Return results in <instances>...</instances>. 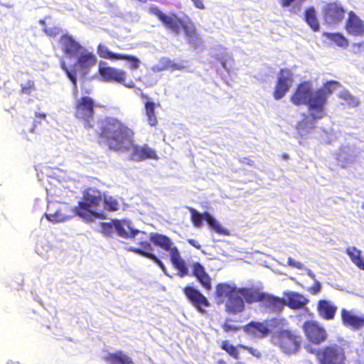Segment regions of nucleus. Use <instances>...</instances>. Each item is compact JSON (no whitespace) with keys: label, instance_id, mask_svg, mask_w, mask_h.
<instances>
[{"label":"nucleus","instance_id":"b1692460","mask_svg":"<svg viewBox=\"0 0 364 364\" xmlns=\"http://www.w3.org/2000/svg\"><path fill=\"white\" fill-rule=\"evenodd\" d=\"M115 231L119 237L124 238L134 237L139 234L138 230L132 228L130 222L127 220H114Z\"/></svg>","mask_w":364,"mask_h":364},{"label":"nucleus","instance_id":"5fc2aeb1","mask_svg":"<svg viewBox=\"0 0 364 364\" xmlns=\"http://www.w3.org/2000/svg\"><path fill=\"white\" fill-rule=\"evenodd\" d=\"M241 162L242 164H247L249 166H252L254 165V161L248 158H243L242 160H241Z\"/></svg>","mask_w":364,"mask_h":364},{"label":"nucleus","instance_id":"6ab92c4d","mask_svg":"<svg viewBox=\"0 0 364 364\" xmlns=\"http://www.w3.org/2000/svg\"><path fill=\"white\" fill-rule=\"evenodd\" d=\"M139 96L145 100L144 112L148 124L151 127H156L158 124V119L155 109L156 107H160V104L151 101L149 97L142 92L139 94Z\"/></svg>","mask_w":364,"mask_h":364},{"label":"nucleus","instance_id":"2eb2a0df","mask_svg":"<svg viewBox=\"0 0 364 364\" xmlns=\"http://www.w3.org/2000/svg\"><path fill=\"white\" fill-rule=\"evenodd\" d=\"M59 45L64 55L70 58H75L85 48L68 33L60 36Z\"/></svg>","mask_w":364,"mask_h":364},{"label":"nucleus","instance_id":"cd10ccee","mask_svg":"<svg viewBox=\"0 0 364 364\" xmlns=\"http://www.w3.org/2000/svg\"><path fill=\"white\" fill-rule=\"evenodd\" d=\"M285 305L289 306L291 309H300L306 305L308 300L301 294L288 291L284 292Z\"/></svg>","mask_w":364,"mask_h":364},{"label":"nucleus","instance_id":"423d86ee","mask_svg":"<svg viewBox=\"0 0 364 364\" xmlns=\"http://www.w3.org/2000/svg\"><path fill=\"white\" fill-rule=\"evenodd\" d=\"M152 243L165 251L169 252L170 260L173 266L178 270V275L183 277L189 274L188 268L185 260L181 257V254L177 247L170 237L165 235L159 233H152L150 237Z\"/></svg>","mask_w":364,"mask_h":364},{"label":"nucleus","instance_id":"3c124183","mask_svg":"<svg viewBox=\"0 0 364 364\" xmlns=\"http://www.w3.org/2000/svg\"><path fill=\"white\" fill-rule=\"evenodd\" d=\"M188 242L198 250H200L201 248V245H200V243L194 239H188Z\"/></svg>","mask_w":364,"mask_h":364},{"label":"nucleus","instance_id":"4c0bfd02","mask_svg":"<svg viewBox=\"0 0 364 364\" xmlns=\"http://www.w3.org/2000/svg\"><path fill=\"white\" fill-rule=\"evenodd\" d=\"M239 348L247 350L249 353H250L252 355L257 358H259L262 356V353L259 350L255 349L253 348L245 347L244 346H239L237 348H235L233 346H229V355L233 356L235 359H237L239 358Z\"/></svg>","mask_w":364,"mask_h":364},{"label":"nucleus","instance_id":"c756f323","mask_svg":"<svg viewBox=\"0 0 364 364\" xmlns=\"http://www.w3.org/2000/svg\"><path fill=\"white\" fill-rule=\"evenodd\" d=\"M355 159L354 151L348 146L343 147L337 154V160L343 168L351 164Z\"/></svg>","mask_w":364,"mask_h":364},{"label":"nucleus","instance_id":"72a5a7b5","mask_svg":"<svg viewBox=\"0 0 364 364\" xmlns=\"http://www.w3.org/2000/svg\"><path fill=\"white\" fill-rule=\"evenodd\" d=\"M305 19L306 23L312 28L313 31H316L319 28V23L316 15L314 8L311 7L308 9L305 13Z\"/></svg>","mask_w":364,"mask_h":364},{"label":"nucleus","instance_id":"0eeeda50","mask_svg":"<svg viewBox=\"0 0 364 364\" xmlns=\"http://www.w3.org/2000/svg\"><path fill=\"white\" fill-rule=\"evenodd\" d=\"M284 321L282 318L276 317L267 319L263 322H251L248 325L240 326L229 324V331L242 328L244 331L257 338H264L269 333L274 332L275 328L283 326Z\"/></svg>","mask_w":364,"mask_h":364},{"label":"nucleus","instance_id":"a19ab883","mask_svg":"<svg viewBox=\"0 0 364 364\" xmlns=\"http://www.w3.org/2000/svg\"><path fill=\"white\" fill-rule=\"evenodd\" d=\"M104 208L108 211H116L119 209L117 200L112 197H103Z\"/></svg>","mask_w":364,"mask_h":364},{"label":"nucleus","instance_id":"1a4fd4ad","mask_svg":"<svg viewBox=\"0 0 364 364\" xmlns=\"http://www.w3.org/2000/svg\"><path fill=\"white\" fill-rule=\"evenodd\" d=\"M98 73L101 78L107 82L123 85L127 88H134L135 83L130 80L126 82L127 73L125 70L112 66H100Z\"/></svg>","mask_w":364,"mask_h":364},{"label":"nucleus","instance_id":"603ef678","mask_svg":"<svg viewBox=\"0 0 364 364\" xmlns=\"http://www.w3.org/2000/svg\"><path fill=\"white\" fill-rule=\"evenodd\" d=\"M303 269H304L306 272V274H308V276H309L312 279H314V280L316 279V276L311 269L306 267L305 266Z\"/></svg>","mask_w":364,"mask_h":364},{"label":"nucleus","instance_id":"f704fd0d","mask_svg":"<svg viewBox=\"0 0 364 364\" xmlns=\"http://www.w3.org/2000/svg\"><path fill=\"white\" fill-rule=\"evenodd\" d=\"M339 83L336 81H330L324 85V86L320 89H317L318 92L322 93L323 97V107L326 104L327 98L332 92L337 89Z\"/></svg>","mask_w":364,"mask_h":364},{"label":"nucleus","instance_id":"5701e85b","mask_svg":"<svg viewBox=\"0 0 364 364\" xmlns=\"http://www.w3.org/2000/svg\"><path fill=\"white\" fill-rule=\"evenodd\" d=\"M338 310L337 306L331 301L322 299L318 301L317 304V311L318 316L326 320H332L334 318Z\"/></svg>","mask_w":364,"mask_h":364},{"label":"nucleus","instance_id":"ea45409f","mask_svg":"<svg viewBox=\"0 0 364 364\" xmlns=\"http://www.w3.org/2000/svg\"><path fill=\"white\" fill-rule=\"evenodd\" d=\"M339 97L343 100L346 104L351 107H356L359 104L358 100L346 90L341 91L339 93Z\"/></svg>","mask_w":364,"mask_h":364},{"label":"nucleus","instance_id":"49530a36","mask_svg":"<svg viewBox=\"0 0 364 364\" xmlns=\"http://www.w3.org/2000/svg\"><path fill=\"white\" fill-rule=\"evenodd\" d=\"M102 232L108 235H110L114 230H115L114 220L112 223H102Z\"/></svg>","mask_w":364,"mask_h":364},{"label":"nucleus","instance_id":"de8ad7c7","mask_svg":"<svg viewBox=\"0 0 364 364\" xmlns=\"http://www.w3.org/2000/svg\"><path fill=\"white\" fill-rule=\"evenodd\" d=\"M287 265L299 269L304 268V265L301 262L296 261L291 257L288 258Z\"/></svg>","mask_w":364,"mask_h":364},{"label":"nucleus","instance_id":"473e14b6","mask_svg":"<svg viewBox=\"0 0 364 364\" xmlns=\"http://www.w3.org/2000/svg\"><path fill=\"white\" fill-rule=\"evenodd\" d=\"M228 297V284L220 283L216 286L214 294L215 301L217 304H221Z\"/></svg>","mask_w":364,"mask_h":364},{"label":"nucleus","instance_id":"37998d69","mask_svg":"<svg viewBox=\"0 0 364 364\" xmlns=\"http://www.w3.org/2000/svg\"><path fill=\"white\" fill-rule=\"evenodd\" d=\"M36 90L35 82L32 80H28L25 84L21 85V94L30 95Z\"/></svg>","mask_w":364,"mask_h":364},{"label":"nucleus","instance_id":"4468645a","mask_svg":"<svg viewBox=\"0 0 364 364\" xmlns=\"http://www.w3.org/2000/svg\"><path fill=\"white\" fill-rule=\"evenodd\" d=\"M186 299L200 312H205V308L210 306L208 299L196 287L188 284L182 289Z\"/></svg>","mask_w":364,"mask_h":364},{"label":"nucleus","instance_id":"dca6fc26","mask_svg":"<svg viewBox=\"0 0 364 364\" xmlns=\"http://www.w3.org/2000/svg\"><path fill=\"white\" fill-rule=\"evenodd\" d=\"M323 13L326 23L336 24L343 20L346 11L340 3L332 2L323 7Z\"/></svg>","mask_w":364,"mask_h":364},{"label":"nucleus","instance_id":"c03bdc74","mask_svg":"<svg viewBox=\"0 0 364 364\" xmlns=\"http://www.w3.org/2000/svg\"><path fill=\"white\" fill-rule=\"evenodd\" d=\"M314 127L313 120L304 119L300 122L297 125V129L301 133L303 131L309 132Z\"/></svg>","mask_w":364,"mask_h":364},{"label":"nucleus","instance_id":"c9c22d12","mask_svg":"<svg viewBox=\"0 0 364 364\" xmlns=\"http://www.w3.org/2000/svg\"><path fill=\"white\" fill-rule=\"evenodd\" d=\"M161 68L158 70H181L185 68V66L181 63H176L168 58H164L161 60Z\"/></svg>","mask_w":364,"mask_h":364},{"label":"nucleus","instance_id":"8fccbe9b","mask_svg":"<svg viewBox=\"0 0 364 364\" xmlns=\"http://www.w3.org/2000/svg\"><path fill=\"white\" fill-rule=\"evenodd\" d=\"M193 3L195 7H196L198 9H205V4L203 2V0H191Z\"/></svg>","mask_w":364,"mask_h":364},{"label":"nucleus","instance_id":"7c9ffc66","mask_svg":"<svg viewBox=\"0 0 364 364\" xmlns=\"http://www.w3.org/2000/svg\"><path fill=\"white\" fill-rule=\"evenodd\" d=\"M106 360L109 364H132V359L122 350L115 353H109L106 357Z\"/></svg>","mask_w":364,"mask_h":364},{"label":"nucleus","instance_id":"a211bd4d","mask_svg":"<svg viewBox=\"0 0 364 364\" xmlns=\"http://www.w3.org/2000/svg\"><path fill=\"white\" fill-rule=\"evenodd\" d=\"M304 329L306 336L314 343L324 341L327 334L325 329L315 321H307L304 324Z\"/></svg>","mask_w":364,"mask_h":364},{"label":"nucleus","instance_id":"4be33fe9","mask_svg":"<svg viewBox=\"0 0 364 364\" xmlns=\"http://www.w3.org/2000/svg\"><path fill=\"white\" fill-rule=\"evenodd\" d=\"M182 29L187 39V43L193 48H197L202 44L201 38L193 22H185Z\"/></svg>","mask_w":364,"mask_h":364},{"label":"nucleus","instance_id":"f257e3e1","mask_svg":"<svg viewBox=\"0 0 364 364\" xmlns=\"http://www.w3.org/2000/svg\"><path fill=\"white\" fill-rule=\"evenodd\" d=\"M96 133L100 143H103L110 151H130L129 159L134 161L158 159L156 150L147 144L142 146L135 144L134 131L117 117H106L98 121Z\"/></svg>","mask_w":364,"mask_h":364},{"label":"nucleus","instance_id":"9b49d317","mask_svg":"<svg viewBox=\"0 0 364 364\" xmlns=\"http://www.w3.org/2000/svg\"><path fill=\"white\" fill-rule=\"evenodd\" d=\"M97 53L100 58L104 59L110 60H127L129 63L128 68L132 70L139 68L141 64L140 60L136 56L113 53L109 50L107 46L102 43L98 44Z\"/></svg>","mask_w":364,"mask_h":364},{"label":"nucleus","instance_id":"393cba45","mask_svg":"<svg viewBox=\"0 0 364 364\" xmlns=\"http://www.w3.org/2000/svg\"><path fill=\"white\" fill-rule=\"evenodd\" d=\"M346 30L350 34L354 36H362L364 33L363 21L352 11L349 13Z\"/></svg>","mask_w":364,"mask_h":364},{"label":"nucleus","instance_id":"7ed1b4c3","mask_svg":"<svg viewBox=\"0 0 364 364\" xmlns=\"http://www.w3.org/2000/svg\"><path fill=\"white\" fill-rule=\"evenodd\" d=\"M291 101L296 105H307L310 115L314 120L321 119L325 114L322 93L314 89L310 82L301 83L291 97Z\"/></svg>","mask_w":364,"mask_h":364},{"label":"nucleus","instance_id":"a878e982","mask_svg":"<svg viewBox=\"0 0 364 364\" xmlns=\"http://www.w3.org/2000/svg\"><path fill=\"white\" fill-rule=\"evenodd\" d=\"M139 233L141 234L139 237L136 238V243L139 245V247H130V251L138 254L140 255L139 251H141L143 252H148V253H152L153 252V247L151 246V244L150 242H152V241L150 239L151 235L148 236L147 234L145 232H141ZM151 233L150 235H151Z\"/></svg>","mask_w":364,"mask_h":364},{"label":"nucleus","instance_id":"f3484780","mask_svg":"<svg viewBox=\"0 0 364 364\" xmlns=\"http://www.w3.org/2000/svg\"><path fill=\"white\" fill-rule=\"evenodd\" d=\"M293 82V75L289 70H282L278 75L277 83L274 92L276 100L282 99L289 91Z\"/></svg>","mask_w":364,"mask_h":364},{"label":"nucleus","instance_id":"ddd939ff","mask_svg":"<svg viewBox=\"0 0 364 364\" xmlns=\"http://www.w3.org/2000/svg\"><path fill=\"white\" fill-rule=\"evenodd\" d=\"M318 359L321 364H345L346 356L342 347L331 345L323 348Z\"/></svg>","mask_w":364,"mask_h":364},{"label":"nucleus","instance_id":"a18cd8bd","mask_svg":"<svg viewBox=\"0 0 364 364\" xmlns=\"http://www.w3.org/2000/svg\"><path fill=\"white\" fill-rule=\"evenodd\" d=\"M139 252L140 253V255L153 260L156 264H157L161 268L162 270H164V271L165 270L166 268H165V266L163 264V262L153 252L152 253H148V252L145 253L141 251H139Z\"/></svg>","mask_w":364,"mask_h":364},{"label":"nucleus","instance_id":"58836bf2","mask_svg":"<svg viewBox=\"0 0 364 364\" xmlns=\"http://www.w3.org/2000/svg\"><path fill=\"white\" fill-rule=\"evenodd\" d=\"M45 216L53 223L64 222L70 218L69 216L63 215L60 210H57L54 213H46Z\"/></svg>","mask_w":364,"mask_h":364},{"label":"nucleus","instance_id":"09e8293b","mask_svg":"<svg viewBox=\"0 0 364 364\" xmlns=\"http://www.w3.org/2000/svg\"><path fill=\"white\" fill-rule=\"evenodd\" d=\"M321 289V283L316 280L314 279V285L311 287V291L314 294H316L318 292H320Z\"/></svg>","mask_w":364,"mask_h":364},{"label":"nucleus","instance_id":"aec40b11","mask_svg":"<svg viewBox=\"0 0 364 364\" xmlns=\"http://www.w3.org/2000/svg\"><path fill=\"white\" fill-rule=\"evenodd\" d=\"M341 319L344 326L353 330L364 327V316L356 314L353 311L341 310Z\"/></svg>","mask_w":364,"mask_h":364},{"label":"nucleus","instance_id":"13d9d810","mask_svg":"<svg viewBox=\"0 0 364 364\" xmlns=\"http://www.w3.org/2000/svg\"><path fill=\"white\" fill-rule=\"evenodd\" d=\"M362 208H363V209L364 210V202H363V205H362Z\"/></svg>","mask_w":364,"mask_h":364},{"label":"nucleus","instance_id":"6e6552de","mask_svg":"<svg viewBox=\"0 0 364 364\" xmlns=\"http://www.w3.org/2000/svg\"><path fill=\"white\" fill-rule=\"evenodd\" d=\"M95 103L92 97L82 96L75 102L73 115L82 122L86 127L90 128L95 116Z\"/></svg>","mask_w":364,"mask_h":364},{"label":"nucleus","instance_id":"2f4dec72","mask_svg":"<svg viewBox=\"0 0 364 364\" xmlns=\"http://www.w3.org/2000/svg\"><path fill=\"white\" fill-rule=\"evenodd\" d=\"M352 262L359 269L364 270V259L361 256V251L355 247H348L346 250Z\"/></svg>","mask_w":364,"mask_h":364},{"label":"nucleus","instance_id":"79ce46f5","mask_svg":"<svg viewBox=\"0 0 364 364\" xmlns=\"http://www.w3.org/2000/svg\"><path fill=\"white\" fill-rule=\"evenodd\" d=\"M324 35L331 41L335 42L338 46L343 47L346 46L348 43L346 39L339 33H326Z\"/></svg>","mask_w":364,"mask_h":364},{"label":"nucleus","instance_id":"412c9836","mask_svg":"<svg viewBox=\"0 0 364 364\" xmlns=\"http://www.w3.org/2000/svg\"><path fill=\"white\" fill-rule=\"evenodd\" d=\"M192 276L197 279L205 290L212 289L211 278L200 262H195L192 264Z\"/></svg>","mask_w":364,"mask_h":364},{"label":"nucleus","instance_id":"39448f33","mask_svg":"<svg viewBox=\"0 0 364 364\" xmlns=\"http://www.w3.org/2000/svg\"><path fill=\"white\" fill-rule=\"evenodd\" d=\"M284 321L283 326L277 328L270 337V343L285 354L296 353L300 348L301 337L296 331L287 328V321Z\"/></svg>","mask_w":364,"mask_h":364},{"label":"nucleus","instance_id":"9d476101","mask_svg":"<svg viewBox=\"0 0 364 364\" xmlns=\"http://www.w3.org/2000/svg\"><path fill=\"white\" fill-rule=\"evenodd\" d=\"M149 13L155 16L167 30L176 35L180 33L181 29L185 23V21L176 14H171L170 15H167L163 13L160 9L155 5L149 6Z\"/></svg>","mask_w":364,"mask_h":364},{"label":"nucleus","instance_id":"f8f14e48","mask_svg":"<svg viewBox=\"0 0 364 364\" xmlns=\"http://www.w3.org/2000/svg\"><path fill=\"white\" fill-rule=\"evenodd\" d=\"M188 209L191 213V220L195 227L200 228L203 225V220H205L208 223L213 231L220 235H228V230L223 228L208 212L201 214L192 207H188Z\"/></svg>","mask_w":364,"mask_h":364},{"label":"nucleus","instance_id":"e433bc0d","mask_svg":"<svg viewBox=\"0 0 364 364\" xmlns=\"http://www.w3.org/2000/svg\"><path fill=\"white\" fill-rule=\"evenodd\" d=\"M239 348L247 350L249 353H250L252 355L257 358H259L262 356V353L259 350L255 349L253 348L245 347L244 346H239L237 348H235L233 346H229V355L233 356L235 359H237L239 358Z\"/></svg>","mask_w":364,"mask_h":364},{"label":"nucleus","instance_id":"bb28decb","mask_svg":"<svg viewBox=\"0 0 364 364\" xmlns=\"http://www.w3.org/2000/svg\"><path fill=\"white\" fill-rule=\"evenodd\" d=\"M82 198L91 207H96L102 202L103 194L97 188H88L83 191Z\"/></svg>","mask_w":364,"mask_h":364},{"label":"nucleus","instance_id":"4d7b16f0","mask_svg":"<svg viewBox=\"0 0 364 364\" xmlns=\"http://www.w3.org/2000/svg\"><path fill=\"white\" fill-rule=\"evenodd\" d=\"M221 348L228 351V341H225L222 343Z\"/></svg>","mask_w":364,"mask_h":364},{"label":"nucleus","instance_id":"c85d7f7f","mask_svg":"<svg viewBox=\"0 0 364 364\" xmlns=\"http://www.w3.org/2000/svg\"><path fill=\"white\" fill-rule=\"evenodd\" d=\"M73 211L76 215L87 222L93 221L97 216V214L91 210V206L84 201H80L77 205L74 207Z\"/></svg>","mask_w":364,"mask_h":364},{"label":"nucleus","instance_id":"f03ea898","mask_svg":"<svg viewBox=\"0 0 364 364\" xmlns=\"http://www.w3.org/2000/svg\"><path fill=\"white\" fill-rule=\"evenodd\" d=\"M244 300L247 303L262 301L274 311H280L285 306V299L262 293L257 290L237 288L235 284H229V313L241 312L244 309Z\"/></svg>","mask_w":364,"mask_h":364},{"label":"nucleus","instance_id":"864d4df0","mask_svg":"<svg viewBox=\"0 0 364 364\" xmlns=\"http://www.w3.org/2000/svg\"><path fill=\"white\" fill-rule=\"evenodd\" d=\"M60 31V29L57 28H54V31H46L48 35H49L50 36H55L59 34Z\"/></svg>","mask_w":364,"mask_h":364},{"label":"nucleus","instance_id":"6e6d98bb","mask_svg":"<svg viewBox=\"0 0 364 364\" xmlns=\"http://www.w3.org/2000/svg\"><path fill=\"white\" fill-rule=\"evenodd\" d=\"M36 117L44 120L46 118V114L45 113H36Z\"/></svg>","mask_w":364,"mask_h":364},{"label":"nucleus","instance_id":"20e7f679","mask_svg":"<svg viewBox=\"0 0 364 364\" xmlns=\"http://www.w3.org/2000/svg\"><path fill=\"white\" fill-rule=\"evenodd\" d=\"M75 63L69 67L65 60H60L61 69L65 73L67 77L72 82L73 86L77 87V74L82 76L87 75L90 70L97 63V57L94 53L85 47L75 57Z\"/></svg>","mask_w":364,"mask_h":364}]
</instances>
